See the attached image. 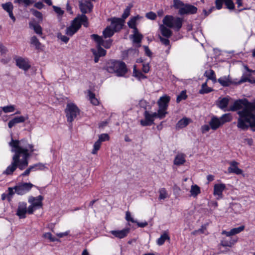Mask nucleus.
Listing matches in <instances>:
<instances>
[{
  "instance_id": "dca6fc26",
  "label": "nucleus",
  "mask_w": 255,
  "mask_h": 255,
  "mask_svg": "<svg viewBox=\"0 0 255 255\" xmlns=\"http://www.w3.org/2000/svg\"><path fill=\"white\" fill-rule=\"evenodd\" d=\"M197 11V8L191 4H185L184 6L179 10L180 14H195Z\"/></svg>"
},
{
  "instance_id": "9b49d317",
  "label": "nucleus",
  "mask_w": 255,
  "mask_h": 255,
  "mask_svg": "<svg viewBox=\"0 0 255 255\" xmlns=\"http://www.w3.org/2000/svg\"><path fill=\"white\" fill-rule=\"evenodd\" d=\"M91 38L97 43V53L99 55V57L104 56L106 54V51L101 47L100 43L102 42V37L99 36L97 34L91 35Z\"/></svg>"
},
{
  "instance_id": "f704fd0d",
  "label": "nucleus",
  "mask_w": 255,
  "mask_h": 255,
  "mask_svg": "<svg viewBox=\"0 0 255 255\" xmlns=\"http://www.w3.org/2000/svg\"><path fill=\"white\" fill-rule=\"evenodd\" d=\"M213 90V89L212 88L208 87L207 80L205 83L202 84L201 89L199 90V92L201 94H204L209 93Z\"/></svg>"
},
{
  "instance_id": "0eeeda50",
  "label": "nucleus",
  "mask_w": 255,
  "mask_h": 255,
  "mask_svg": "<svg viewBox=\"0 0 255 255\" xmlns=\"http://www.w3.org/2000/svg\"><path fill=\"white\" fill-rule=\"evenodd\" d=\"M43 196L39 195L37 197L29 196L28 202L30 205L28 207V214H32L37 209L41 208L42 206Z\"/></svg>"
},
{
  "instance_id": "2eb2a0df",
  "label": "nucleus",
  "mask_w": 255,
  "mask_h": 255,
  "mask_svg": "<svg viewBox=\"0 0 255 255\" xmlns=\"http://www.w3.org/2000/svg\"><path fill=\"white\" fill-rule=\"evenodd\" d=\"M16 65L20 69L27 71L30 67V65L27 58L18 57L15 59Z\"/></svg>"
},
{
  "instance_id": "09e8293b",
  "label": "nucleus",
  "mask_w": 255,
  "mask_h": 255,
  "mask_svg": "<svg viewBox=\"0 0 255 255\" xmlns=\"http://www.w3.org/2000/svg\"><path fill=\"white\" fill-rule=\"evenodd\" d=\"M187 95L186 92L185 91H182L180 94L177 96V99H176V102L177 103H179L180 101H181L183 100H185L187 98Z\"/></svg>"
},
{
  "instance_id": "3c124183",
  "label": "nucleus",
  "mask_w": 255,
  "mask_h": 255,
  "mask_svg": "<svg viewBox=\"0 0 255 255\" xmlns=\"http://www.w3.org/2000/svg\"><path fill=\"white\" fill-rule=\"evenodd\" d=\"M101 143L99 141H97L95 142L94 146H93V149L91 152V153L93 154H97L98 151L99 150L100 147H101Z\"/></svg>"
},
{
  "instance_id": "774afa93",
  "label": "nucleus",
  "mask_w": 255,
  "mask_h": 255,
  "mask_svg": "<svg viewBox=\"0 0 255 255\" xmlns=\"http://www.w3.org/2000/svg\"><path fill=\"white\" fill-rule=\"evenodd\" d=\"M31 172L30 168L28 167L19 175V177L28 176Z\"/></svg>"
},
{
  "instance_id": "052dcab7",
  "label": "nucleus",
  "mask_w": 255,
  "mask_h": 255,
  "mask_svg": "<svg viewBox=\"0 0 255 255\" xmlns=\"http://www.w3.org/2000/svg\"><path fill=\"white\" fill-rule=\"evenodd\" d=\"M35 167L36 168V170H44L45 169L47 168L45 166V164H43L42 163H38L35 164Z\"/></svg>"
},
{
  "instance_id": "a211bd4d",
  "label": "nucleus",
  "mask_w": 255,
  "mask_h": 255,
  "mask_svg": "<svg viewBox=\"0 0 255 255\" xmlns=\"http://www.w3.org/2000/svg\"><path fill=\"white\" fill-rule=\"evenodd\" d=\"M80 28V24L77 20H73L71 25L67 28L66 34L69 36H72Z\"/></svg>"
},
{
  "instance_id": "e2e57ef3",
  "label": "nucleus",
  "mask_w": 255,
  "mask_h": 255,
  "mask_svg": "<svg viewBox=\"0 0 255 255\" xmlns=\"http://www.w3.org/2000/svg\"><path fill=\"white\" fill-rule=\"evenodd\" d=\"M211 127L210 125H204L201 127V129L202 133H204L209 131Z\"/></svg>"
},
{
  "instance_id": "f3484780",
  "label": "nucleus",
  "mask_w": 255,
  "mask_h": 255,
  "mask_svg": "<svg viewBox=\"0 0 255 255\" xmlns=\"http://www.w3.org/2000/svg\"><path fill=\"white\" fill-rule=\"evenodd\" d=\"M130 231V228H127L122 230H113L110 232L115 238L123 239L128 236Z\"/></svg>"
},
{
  "instance_id": "c03bdc74",
  "label": "nucleus",
  "mask_w": 255,
  "mask_h": 255,
  "mask_svg": "<svg viewBox=\"0 0 255 255\" xmlns=\"http://www.w3.org/2000/svg\"><path fill=\"white\" fill-rule=\"evenodd\" d=\"M89 99L91 101V103L93 105H95V106L99 105V102L98 100L95 97V95L94 93L89 91Z\"/></svg>"
},
{
  "instance_id": "e433bc0d",
  "label": "nucleus",
  "mask_w": 255,
  "mask_h": 255,
  "mask_svg": "<svg viewBox=\"0 0 255 255\" xmlns=\"http://www.w3.org/2000/svg\"><path fill=\"white\" fill-rule=\"evenodd\" d=\"M219 119L221 120V122L223 125L225 123L230 122L232 119V117L231 114H225L223 115Z\"/></svg>"
},
{
  "instance_id": "0e129e2a",
  "label": "nucleus",
  "mask_w": 255,
  "mask_h": 255,
  "mask_svg": "<svg viewBox=\"0 0 255 255\" xmlns=\"http://www.w3.org/2000/svg\"><path fill=\"white\" fill-rule=\"evenodd\" d=\"M234 244L233 243L231 242V241H227L225 240H223L221 243V245L223 247H231L232 246V245Z\"/></svg>"
},
{
  "instance_id": "cd10ccee",
  "label": "nucleus",
  "mask_w": 255,
  "mask_h": 255,
  "mask_svg": "<svg viewBox=\"0 0 255 255\" xmlns=\"http://www.w3.org/2000/svg\"><path fill=\"white\" fill-rule=\"evenodd\" d=\"M191 122V119L187 118H183L178 122L176 125V128H182L186 127Z\"/></svg>"
},
{
  "instance_id": "58836bf2",
  "label": "nucleus",
  "mask_w": 255,
  "mask_h": 255,
  "mask_svg": "<svg viewBox=\"0 0 255 255\" xmlns=\"http://www.w3.org/2000/svg\"><path fill=\"white\" fill-rule=\"evenodd\" d=\"M158 193L159 194L158 199L160 200H164L168 197L167 190L165 188H161L159 189Z\"/></svg>"
},
{
  "instance_id": "c9c22d12",
  "label": "nucleus",
  "mask_w": 255,
  "mask_h": 255,
  "mask_svg": "<svg viewBox=\"0 0 255 255\" xmlns=\"http://www.w3.org/2000/svg\"><path fill=\"white\" fill-rule=\"evenodd\" d=\"M158 37L160 39V42H161V43L162 44H163L165 46H168V49L166 51V52L167 54H169V50L171 48V45H170V41L169 40V38H166L165 37H163L161 35H159Z\"/></svg>"
},
{
  "instance_id": "aec40b11",
  "label": "nucleus",
  "mask_w": 255,
  "mask_h": 255,
  "mask_svg": "<svg viewBox=\"0 0 255 255\" xmlns=\"http://www.w3.org/2000/svg\"><path fill=\"white\" fill-rule=\"evenodd\" d=\"M28 119V116H19L16 117L13 119L10 120L8 123V128H11L17 124L22 123L24 122L26 120Z\"/></svg>"
},
{
  "instance_id": "412c9836",
  "label": "nucleus",
  "mask_w": 255,
  "mask_h": 255,
  "mask_svg": "<svg viewBox=\"0 0 255 255\" xmlns=\"http://www.w3.org/2000/svg\"><path fill=\"white\" fill-rule=\"evenodd\" d=\"M209 124L211 127V128L214 130L217 129L222 126L221 120L219 118L216 116H214L211 118L209 123Z\"/></svg>"
},
{
  "instance_id": "13d9d810",
  "label": "nucleus",
  "mask_w": 255,
  "mask_h": 255,
  "mask_svg": "<svg viewBox=\"0 0 255 255\" xmlns=\"http://www.w3.org/2000/svg\"><path fill=\"white\" fill-rule=\"evenodd\" d=\"M225 0H216L215 5L217 9H220L222 8L223 3L225 2Z\"/></svg>"
},
{
  "instance_id": "c756f323",
  "label": "nucleus",
  "mask_w": 255,
  "mask_h": 255,
  "mask_svg": "<svg viewBox=\"0 0 255 255\" xmlns=\"http://www.w3.org/2000/svg\"><path fill=\"white\" fill-rule=\"evenodd\" d=\"M29 25V27L33 29L35 33L40 35L42 34V28L40 25L34 23L32 22H30Z\"/></svg>"
},
{
  "instance_id": "f03ea898",
  "label": "nucleus",
  "mask_w": 255,
  "mask_h": 255,
  "mask_svg": "<svg viewBox=\"0 0 255 255\" xmlns=\"http://www.w3.org/2000/svg\"><path fill=\"white\" fill-rule=\"evenodd\" d=\"M243 108L242 110L238 112L239 118L238 120L237 127L242 129H246L249 128L250 122L255 121V116L253 115L255 109V100L252 103L249 102L246 99L236 100L228 109V111H236Z\"/></svg>"
},
{
  "instance_id": "4d7b16f0",
  "label": "nucleus",
  "mask_w": 255,
  "mask_h": 255,
  "mask_svg": "<svg viewBox=\"0 0 255 255\" xmlns=\"http://www.w3.org/2000/svg\"><path fill=\"white\" fill-rule=\"evenodd\" d=\"M145 16L147 18L151 20H155L157 17L156 13L152 11L146 13Z\"/></svg>"
},
{
  "instance_id": "4be33fe9",
  "label": "nucleus",
  "mask_w": 255,
  "mask_h": 255,
  "mask_svg": "<svg viewBox=\"0 0 255 255\" xmlns=\"http://www.w3.org/2000/svg\"><path fill=\"white\" fill-rule=\"evenodd\" d=\"M79 7L82 13H86L92 10L93 5L91 2L85 1L84 3H80Z\"/></svg>"
},
{
  "instance_id": "f257e3e1",
  "label": "nucleus",
  "mask_w": 255,
  "mask_h": 255,
  "mask_svg": "<svg viewBox=\"0 0 255 255\" xmlns=\"http://www.w3.org/2000/svg\"><path fill=\"white\" fill-rule=\"evenodd\" d=\"M11 151L14 153L12 156V161L6 169L3 171V174L11 175L18 167L23 170L28 164V158L34 151H37L34 145L25 139L21 140L13 139L11 138L8 143Z\"/></svg>"
},
{
  "instance_id": "680f3d73",
  "label": "nucleus",
  "mask_w": 255,
  "mask_h": 255,
  "mask_svg": "<svg viewBox=\"0 0 255 255\" xmlns=\"http://www.w3.org/2000/svg\"><path fill=\"white\" fill-rule=\"evenodd\" d=\"M244 229L245 227L244 226H242L238 228H233L232 229L233 231L234 232L233 234L234 235L239 234L241 233L242 231H243L244 230Z\"/></svg>"
},
{
  "instance_id": "20e7f679",
  "label": "nucleus",
  "mask_w": 255,
  "mask_h": 255,
  "mask_svg": "<svg viewBox=\"0 0 255 255\" xmlns=\"http://www.w3.org/2000/svg\"><path fill=\"white\" fill-rule=\"evenodd\" d=\"M163 24L166 26L178 31L182 25V19L178 17L166 15L162 20Z\"/></svg>"
},
{
  "instance_id": "7c9ffc66",
  "label": "nucleus",
  "mask_w": 255,
  "mask_h": 255,
  "mask_svg": "<svg viewBox=\"0 0 255 255\" xmlns=\"http://www.w3.org/2000/svg\"><path fill=\"white\" fill-rule=\"evenodd\" d=\"M170 240V237L167 232H164L162 235H161L156 241V243L158 246H161L164 244L165 241Z\"/></svg>"
},
{
  "instance_id": "f8f14e48",
  "label": "nucleus",
  "mask_w": 255,
  "mask_h": 255,
  "mask_svg": "<svg viewBox=\"0 0 255 255\" xmlns=\"http://www.w3.org/2000/svg\"><path fill=\"white\" fill-rule=\"evenodd\" d=\"M26 213H28L27 204L24 202H19L17 209L16 215L20 219H24L26 217Z\"/></svg>"
},
{
  "instance_id": "4468645a",
  "label": "nucleus",
  "mask_w": 255,
  "mask_h": 255,
  "mask_svg": "<svg viewBox=\"0 0 255 255\" xmlns=\"http://www.w3.org/2000/svg\"><path fill=\"white\" fill-rule=\"evenodd\" d=\"M133 34L129 36V38L132 40L133 44L137 47H139L141 46V42L143 36L138 30L133 31Z\"/></svg>"
},
{
  "instance_id": "72a5a7b5",
  "label": "nucleus",
  "mask_w": 255,
  "mask_h": 255,
  "mask_svg": "<svg viewBox=\"0 0 255 255\" xmlns=\"http://www.w3.org/2000/svg\"><path fill=\"white\" fill-rule=\"evenodd\" d=\"M115 32H116L111 26H107L103 32V36L105 38L111 37L112 36Z\"/></svg>"
},
{
  "instance_id": "ea45409f",
  "label": "nucleus",
  "mask_w": 255,
  "mask_h": 255,
  "mask_svg": "<svg viewBox=\"0 0 255 255\" xmlns=\"http://www.w3.org/2000/svg\"><path fill=\"white\" fill-rule=\"evenodd\" d=\"M133 75L139 80L146 78V76L143 74L140 71L136 70L135 66H134L133 69Z\"/></svg>"
},
{
  "instance_id": "338daca9",
  "label": "nucleus",
  "mask_w": 255,
  "mask_h": 255,
  "mask_svg": "<svg viewBox=\"0 0 255 255\" xmlns=\"http://www.w3.org/2000/svg\"><path fill=\"white\" fill-rule=\"evenodd\" d=\"M149 69L150 68L148 63H143L142 64V70L145 73H148L149 71Z\"/></svg>"
},
{
  "instance_id": "5701e85b",
  "label": "nucleus",
  "mask_w": 255,
  "mask_h": 255,
  "mask_svg": "<svg viewBox=\"0 0 255 255\" xmlns=\"http://www.w3.org/2000/svg\"><path fill=\"white\" fill-rule=\"evenodd\" d=\"M159 30L162 37L170 38L172 35V32L169 28L163 24L160 25Z\"/></svg>"
},
{
  "instance_id": "6e6552de",
  "label": "nucleus",
  "mask_w": 255,
  "mask_h": 255,
  "mask_svg": "<svg viewBox=\"0 0 255 255\" xmlns=\"http://www.w3.org/2000/svg\"><path fill=\"white\" fill-rule=\"evenodd\" d=\"M65 112L67 122L72 123L79 114L80 110L75 104L70 103L67 104Z\"/></svg>"
},
{
  "instance_id": "37998d69",
  "label": "nucleus",
  "mask_w": 255,
  "mask_h": 255,
  "mask_svg": "<svg viewBox=\"0 0 255 255\" xmlns=\"http://www.w3.org/2000/svg\"><path fill=\"white\" fill-rule=\"evenodd\" d=\"M2 8L7 12L13 10V6L11 2H7L1 4Z\"/></svg>"
},
{
  "instance_id": "ddd939ff",
  "label": "nucleus",
  "mask_w": 255,
  "mask_h": 255,
  "mask_svg": "<svg viewBox=\"0 0 255 255\" xmlns=\"http://www.w3.org/2000/svg\"><path fill=\"white\" fill-rule=\"evenodd\" d=\"M110 21L111 22V26L115 31L120 30L125 23V20L121 18L113 17L111 18Z\"/></svg>"
},
{
  "instance_id": "4c0bfd02",
  "label": "nucleus",
  "mask_w": 255,
  "mask_h": 255,
  "mask_svg": "<svg viewBox=\"0 0 255 255\" xmlns=\"http://www.w3.org/2000/svg\"><path fill=\"white\" fill-rule=\"evenodd\" d=\"M30 43L35 46L37 49L41 48V44L35 36H33L30 38Z\"/></svg>"
},
{
  "instance_id": "7ed1b4c3",
  "label": "nucleus",
  "mask_w": 255,
  "mask_h": 255,
  "mask_svg": "<svg viewBox=\"0 0 255 255\" xmlns=\"http://www.w3.org/2000/svg\"><path fill=\"white\" fill-rule=\"evenodd\" d=\"M105 69L109 73H116L118 76H124L127 71L125 63L112 60L109 61L106 63Z\"/></svg>"
},
{
  "instance_id": "c85d7f7f",
  "label": "nucleus",
  "mask_w": 255,
  "mask_h": 255,
  "mask_svg": "<svg viewBox=\"0 0 255 255\" xmlns=\"http://www.w3.org/2000/svg\"><path fill=\"white\" fill-rule=\"evenodd\" d=\"M204 75L207 78V81L208 80H211L213 82V83L216 82L217 80L215 73L213 70L210 69L206 71Z\"/></svg>"
},
{
  "instance_id": "39448f33",
  "label": "nucleus",
  "mask_w": 255,
  "mask_h": 255,
  "mask_svg": "<svg viewBox=\"0 0 255 255\" xmlns=\"http://www.w3.org/2000/svg\"><path fill=\"white\" fill-rule=\"evenodd\" d=\"M144 119L140 121V123L143 127L150 126L154 124V121L156 119L162 120L164 119L157 112H153L145 110L144 112Z\"/></svg>"
},
{
  "instance_id": "b1692460",
  "label": "nucleus",
  "mask_w": 255,
  "mask_h": 255,
  "mask_svg": "<svg viewBox=\"0 0 255 255\" xmlns=\"http://www.w3.org/2000/svg\"><path fill=\"white\" fill-rule=\"evenodd\" d=\"M231 166L228 168V171L230 173H234L237 175L241 174L243 173L242 169H240L237 165L238 162L235 161L231 162Z\"/></svg>"
},
{
  "instance_id": "9d476101",
  "label": "nucleus",
  "mask_w": 255,
  "mask_h": 255,
  "mask_svg": "<svg viewBox=\"0 0 255 255\" xmlns=\"http://www.w3.org/2000/svg\"><path fill=\"white\" fill-rule=\"evenodd\" d=\"M226 186L224 183L215 184L213 188V195L216 199L220 200L223 198V191L226 189Z\"/></svg>"
},
{
  "instance_id": "bf43d9fd",
  "label": "nucleus",
  "mask_w": 255,
  "mask_h": 255,
  "mask_svg": "<svg viewBox=\"0 0 255 255\" xmlns=\"http://www.w3.org/2000/svg\"><path fill=\"white\" fill-rule=\"evenodd\" d=\"M52 7L54 10V11L59 15H62L64 11L61 9V8L60 7L56 6L55 5H53Z\"/></svg>"
},
{
  "instance_id": "423d86ee",
  "label": "nucleus",
  "mask_w": 255,
  "mask_h": 255,
  "mask_svg": "<svg viewBox=\"0 0 255 255\" xmlns=\"http://www.w3.org/2000/svg\"><path fill=\"white\" fill-rule=\"evenodd\" d=\"M170 97L164 95L160 97L157 102V104L158 107L157 112L164 118L168 114L167 110L168 109L169 103L170 101Z\"/></svg>"
},
{
  "instance_id": "8fccbe9b",
  "label": "nucleus",
  "mask_w": 255,
  "mask_h": 255,
  "mask_svg": "<svg viewBox=\"0 0 255 255\" xmlns=\"http://www.w3.org/2000/svg\"><path fill=\"white\" fill-rule=\"evenodd\" d=\"M112 43V40L111 39L104 41L102 38V42L100 43V46H103L105 48L108 49L110 48Z\"/></svg>"
},
{
  "instance_id": "6ab92c4d",
  "label": "nucleus",
  "mask_w": 255,
  "mask_h": 255,
  "mask_svg": "<svg viewBox=\"0 0 255 255\" xmlns=\"http://www.w3.org/2000/svg\"><path fill=\"white\" fill-rule=\"evenodd\" d=\"M230 98L226 97L224 98H219L217 101V105L221 109L224 111H228L227 109V106L229 102Z\"/></svg>"
},
{
  "instance_id": "69168bd1",
  "label": "nucleus",
  "mask_w": 255,
  "mask_h": 255,
  "mask_svg": "<svg viewBox=\"0 0 255 255\" xmlns=\"http://www.w3.org/2000/svg\"><path fill=\"white\" fill-rule=\"evenodd\" d=\"M126 219L128 221H130L132 223H135L136 221L132 218L130 213L129 212H127L126 214Z\"/></svg>"
},
{
  "instance_id": "79ce46f5",
  "label": "nucleus",
  "mask_w": 255,
  "mask_h": 255,
  "mask_svg": "<svg viewBox=\"0 0 255 255\" xmlns=\"http://www.w3.org/2000/svg\"><path fill=\"white\" fill-rule=\"evenodd\" d=\"M218 82L223 86H229L231 84L230 81L225 76L221 77L218 80Z\"/></svg>"
},
{
  "instance_id": "49530a36",
  "label": "nucleus",
  "mask_w": 255,
  "mask_h": 255,
  "mask_svg": "<svg viewBox=\"0 0 255 255\" xmlns=\"http://www.w3.org/2000/svg\"><path fill=\"white\" fill-rule=\"evenodd\" d=\"M30 11L32 12V14L34 16H35L37 18H38L39 20V21H42L43 15L41 12L38 11L34 9H31Z\"/></svg>"
},
{
  "instance_id": "473e14b6",
  "label": "nucleus",
  "mask_w": 255,
  "mask_h": 255,
  "mask_svg": "<svg viewBox=\"0 0 255 255\" xmlns=\"http://www.w3.org/2000/svg\"><path fill=\"white\" fill-rule=\"evenodd\" d=\"M190 192L191 196L196 197L201 192L200 188L197 185H192Z\"/></svg>"
},
{
  "instance_id": "1a4fd4ad",
  "label": "nucleus",
  "mask_w": 255,
  "mask_h": 255,
  "mask_svg": "<svg viewBox=\"0 0 255 255\" xmlns=\"http://www.w3.org/2000/svg\"><path fill=\"white\" fill-rule=\"evenodd\" d=\"M34 185L29 183H21L14 186L15 192L19 195H23L30 191Z\"/></svg>"
},
{
  "instance_id": "de8ad7c7",
  "label": "nucleus",
  "mask_w": 255,
  "mask_h": 255,
  "mask_svg": "<svg viewBox=\"0 0 255 255\" xmlns=\"http://www.w3.org/2000/svg\"><path fill=\"white\" fill-rule=\"evenodd\" d=\"M3 112L5 113H11L15 110V106L14 105H9L2 107Z\"/></svg>"
},
{
  "instance_id": "a878e982",
  "label": "nucleus",
  "mask_w": 255,
  "mask_h": 255,
  "mask_svg": "<svg viewBox=\"0 0 255 255\" xmlns=\"http://www.w3.org/2000/svg\"><path fill=\"white\" fill-rule=\"evenodd\" d=\"M245 69L249 72V73H244L242 76L240 82L244 83L246 82H251V80L250 79V77L251 76V73L254 72L255 71L250 69L247 66H244Z\"/></svg>"
},
{
  "instance_id": "2f4dec72",
  "label": "nucleus",
  "mask_w": 255,
  "mask_h": 255,
  "mask_svg": "<svg viewBox=\"0 0 255 255\" xmlns=\"http://www.w3.org/2000/svg\"><path fill=\"white\" fill-rule=\"evenodd\" d=\"M74 20H77V21L80 23V26L82 24L85 27L88 26V18L85 14H82L80 16L76 18Z\"/></svg>"
},
{
  "instance_id": "a18cd8bd",
  "label": "nucleus",
  "mask_w": 255,
  "mask_h": 255,
  "mask_svg": "<svg viewBox=\"0 0 255 255\" xmlns=\"http://www.w3.org/2000/svg\"><path fill=\"white\" fill-rule=\"evenodd\" d=\"M185 4L180 0H173V6L175 8L181 10L184 6Z\"/></svg>"
},
{
  "instance_id": "393cba45",
  "label": "nucleus",
  "mask_w": 255,
  "mask_h": 255,
  "mask_svg": "<svg viewBox=\"0 0 255 255\" xmlns=\"http://www.w3.org/2000/svg\"><path fill=\"white\" fill-rule=\"evenodd\" d=\"M186 155L182 153H178L174 160V164L177 166L183 165L186 161Z\"/></svg>"
},
{
  "instance_id": "603ef678",
  "label": "nucleus",
  "mask_w": 255,
  "mask_h": 255,
  "mask_svg": "<svg viewBox=\"0 0 255 255\" xmlns=\"http://www.w3.org/2000/svg\"><path fill=\"white\" fill-rule=\"evenodd\" d=\"M43 237L45 239L49 240L51 242H55L58 241V239L53 237L51 233L50 232L45 233L43 234Z\"/></svg>"
},
{
  "instance_id": "864d4df0",
  "label": "nucleus",
  "mask_w": 255,
  "mask_h": 255,
  "mask_svg": "<svg viewBox=\"0 0 255 255\" xmlns=\"http://www.w3.org/2000/svg\"><path fill=\"white\" fill-rule=\"evenodd\" d=\"M109 136L107 133H103L100 134L99 136V139L98 141H100V142L102 143L103 141H107L109 140Z\"/></svg>"
},
{
  "instance_id": "6e6d98bb",
  "label": "nucleus",
  "mask_w": 255,
  "mask_h": 255,
  "mask_svg": "<svg viewBox=\"0 0 255 255\" xmlns=\"http://www.w3.org/2000/svg\"><path fill=\"white\" fill-rule=\"evenodd\" d=\"M225 3L228 9H234L235 5L232 0H225Z\"/></svg>"
},
{
  "instance_id": "5fc2aeb1",
  "label": "nucleus",
  "mask_w": 255,
  "mask_h": 255,
  "mask_svg": "<svg viewBox=\"0 0 255 255\" xmlns=\"http://www.w3.org/2000/svg\"><path fill=\"white\" fill-rule=\"evenodd\" d=\"M131 7L130 6H128L124 10V13L122 14V19H124V20L125 19H126L130 14V10Z\"/></svg>"
},
{
  "instance_id": "bb28decb",
  "label": "nucleus",
  "mask_w": 255,
  "mask_h": 255,
  "mask_svg": "<svg viewBox=\"0 0 255 255\" xmlns=\"http://www.w3.org/2000/svg\"><path fill=\"white\" fill-rule=\"evenodd\" d=\"M141 18L138 15L131 17L128 22V25L130 28L133 29V31L138 30L136 27V21Z\"/></svg>"
},
{
  "instance_id": "a19ab883",
  "label": "nucleus",
  "mask_w": 255,
  "mask_h": 255,
  "mask_svg": "<svg viewBox=\"0 0 255 255\" xmlns=\"http://www.w3.org/2000/svg\"><path fill=\"white\" fill-rule=\"evenodd\" d=\"M35 1V0H15L14 2L19 4H23L24 6L27 7L33 3Z\"/></svg>"
}]
</instances>
